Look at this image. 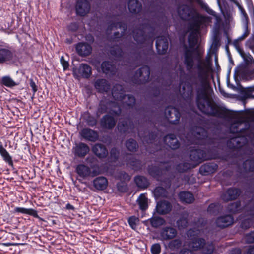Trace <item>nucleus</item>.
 Listing matches in <instances>:
<instances>
[{
	"instance_id": "obj_26",
	"label": "nucleus",
	"mask_w": 254,
	"mask_h": 254,
	"mask_svg": "<svg viewBox=\"0 0 254 254\" xmlns=\"http://www.w3.org/2000/svg\"><path fill=\"white\" fill-rule=\"evenodd\" d=\"M218 165L215 163H208L201 165L199 172L202 175H208L215 172L218 169Z\"/></svg>"
},
{
	"instance_id": "obj_29",
	"label": "nucleus",
	"mask_w": 254,
	"mask_h": 254,
	"mask_svg": "<svg viewBox=\"0 0 254 254\" xmlns=\"http://www.w3.org/2000/svg\"><path fill=\"white\" fill-rule=\"evenodd\" d=\"M178 198L183 204H191L195 198L192 193L187 191H181L178 193Z\"/></svg>"
},
{
	"instance_id": "obj_3",
	"label": "nucleus",
	"mask_w": 254,
	"mask_h": 254,
	"mask_svg": "<svg viewBox=\"0 0 254 254\" xmlns=\"http://www.w3.org/2000/svg\"><path fill=\"white\" fill-rule=\"evenodd\" d=\"M155 27L149 21L141 23L139 27L132 32L133 38L138 44H144L146 41H152L155 37Z\"/></svg>"
},
{
	"instance_id": "obj_53",
	"label": "nucleus",
	"mask_w": 254,
	"mask_h": 254,
	"mask_svg": "<svg viewBox=\"0 0 254 254\" xmlns=\"http://www.w3.org/2000/svg\"><path fill=\"white\" fill-rule=\"evenodd\" d=\"M117 188L118 190L121 192H126L128 190L127 184L125 181H122L117 183Z\"/></svg>"
},
{
	"instance_id": "obj_34",
	"label": "nucleus",
	"mask_w": 254,
	"mask_h": 254,
	"mask_svg": "<svg viewBox=\"0 0 254 254\" xmlns=\"http://www.w3.org/2000/svg\"><path fill=\"white\" fill-rule=\"evenodd\" d=\"M13 57L12 52L5 48L0 49V64L10 61Z\"/></svg>"
},
{
	"instance_id": "obj_6",
	"label": "nucleus",
	"mask_w": 254,
	"mask_h": 254,
	"mask_svg": "<svg viewBox=\"0 0 254 254\" xmlns=\"http://www.w3.org/2000/svg\"><path fill=\"white\" fill-rule=\"evenodd\" d=\"M150 69L148 65H143L138 69L135 72L133 79L135 84H145L149 81Z\"/></svg>"
},
{
	"instance_id": "obj_51",
	"label": "nucleus",
	"mask_w": 254,
	"mask_h": 254,
	"mask_svg": "<svg viewBox=\"0 0 254 254\" xmlns=\"http://www.w3.org/2000/svg\"><path fill=\"white\" fill-rule=\"evenodd\" d=\"M247 65L244 64H242L237 66L235 69L234 77L235 80H237V77L240 76V74L247 69Z\"/></svg>"
},
{
	"instance_id": "obj_49",
	"label": "nucleus",
	"mask_w": 254,
	"mask_h": 254,
	"mask_svg": "<svg viewBox=\"0 0 254 254\" xmlns=\"http://www.w3.org/2000/svg\"><path fill=\"white\" fill-rule=\"evenodd\" d=\"M244 168L250 172H254V159H247L243 163Z\"/></svg>"
},
{
	"instance_id": "obj_28",
	"label": "nucleus",
	"mask_w": 254,
	"mask_h": 254,
	"mask_svg": "<svg viewBox=\"0 0 254 254\" xmlns=\"http://www.w3.org/2000/svg\"><path fill=\"white\" fill-rule=\"evenodd\" d=\"M94 87L99 93L107 92L110 89L108 81L103 78L97 79L95 82Z\"/></svg>"
},
{
	"instance_id": "obj_7",
	"label": "nucleus",
	"mask_w": 254,
	"mask_h": 254,
	"mask_svg": "<svg viewBox=\"0 0 254 254\" xmlns=\"http://www.w3.org/2000/svg\"><path fill=\"white\" fill-rule=\"evenodd\" d=\"M196 132L199 136L197 139L196 143L201 145H214L215 138L209 136L207 131L202 127H197Z\"/></svg>"
},
{
	"instance_id": "obj_16",
	"label": "nucleus",
	"mask_w": 254,
	"mask_h": 254,
	"mask_svg": "<svg viewBox=\"0 0 254 254\" xmlns=\"http://www.w3.org/2000/svg\"><path fill=\"white\" fill-rule=\"evenodd\" d=\"M134 127V125L133 121L129 118L120 121L117 126L119 131L123 134L129 133Z\"/></svg>"
},
{
	"instance_id": "obj_13",
	"label": "nucleus",
	"mask_w": 254,
	"mask_h": 254,
	"mask_svg": "<svg viewBox=\"0 0 254 254\" xmlns=\"http://www.w3.org/2000/svg\"><path fill=\"white\" fill-rule=\"evenodd\" d=\"M91 8V5L88 0H77L75 6L76 13L80 16L88 14Z\"/></svg>"
},
{
	"instance_id": "obj_46",
	"label": "nucleus",
	"mask_w": 254,
	"mask_h": 254,
	"mask_svg": "<svg viewBox=\"0 0 254 254\" xmlns=\"http://www.w3.org/2000/svg\"><path fill=\"white\" fill-rule=\"evenodd\" d=\"M241 203L240 201L233 202L228 205L227 207L228 210L233 214H236L240 212Z\"/></svg>"
},
{
	"instance_id": "obj_55",
	"label": "nucleus",
	"mask_w": 254,
	"mask_h": 254,
	"mask_svg": "<svg viewBox=\"0 0 254 254\" xmlns=\"http://www.w3.org/2000/svg\"><path fill=\"white\" fill-rule=\"evenodd\" d=\"M181 242L179 239H175L171 241L169 244V246L172 250L178 249L181 246Z\"/></svg>"
},
{
	"instance_id": "obj_59",
	"label": "nucleus",
	"mask_w": 254,
	"mask_h": 254,
	"mask_svg": "<svg viewBox=\"0 0 254 254\" xmlns=\"http://www.w3.org/2000/svg\"><path fill=\"white\" fill-rule=\"evenodd\" d=\"M177 224L179 227L185 228L187 226L188 221L186 218L182 217L177 220Z\"/></svg>"
},
{
	"instance_id": "obj_23",
	"label": "nucleus",
	"mask_w": 254,
	"mask_h": 254,
	"mask_svg": "<svg viewBox=\"0 0 254 254\" xmlns=\"http://www.w3.org/2000/svg\"><path fill=\"white\" fill-rule=\"evenodd\" d=\"M75 49L77 53L82 57L89 55L92 50L91 46L86 42L78 43L76 44Z\"/></svg>"
},
{
	"instance_id": "obj_17",
	"label": "nucleus",
	"mask_w": 254,
	"mask_h": 254,
	"mask_svg": "<svg viewBox=\"0 0 254 254\" xmlns=\"http://www.w3.org/2000/svg\"><path fill=\"white\" fill-rule=\"evenodd\" d=\"M156 48L159 55L166 54L168 48L167 39L163 36H158L156 40Z\"/></svg>"
},
{
	"instance_id": "obj_20",
	"label": "nucleus",
	"mask_w": 254,
	"mask_h": 254,
	"mask_svg": "<svg viewBox=\"0 0 254 254\" xmlns=\"http://www.w3.org/2000/svg\"><path fill=\"white\" fill-rule=\"evenodd\" d=\"M177 234V231L175 228L171 226L163 227L160 231V236L163 240H169L174 238Z\"/></svg>"
},
{
	"instance_id": "obj_35",
	"label": "nucleus",
	"mask_w": 254,
	"mask_h": 254,
	"mask_svg": "<svg viewBox=\"0 0 254 254\" xmlns=\"http://www.w3.org/2000/svg\"><path fill=\"white\" fill-rule=\"evenodd\" d=\"M195 167L193 163L185 162L179 163L175 166V170L179 173H184Z\"/></svg>"
},
{
	"instance_id": "obj_1",
	"label": "nucleus",
	"mask_w": 254,
	"mask_h": 254,
	"mask_svg": "<svg viewBox=\"0 0 254 254\" xmlns=\"http://www.w3.org/2000/svg\"><path fill=\"white\" fill-rule=\"evenodd\" d=\"M211 21V18L208 16L202 15L196 13L190 19L188 24V30L190 32L188 40L190 48H186L184 53V64L188 74L187 76L188 79L192 81V83H188L187 87L188 88L187 91L188 96L191 97L193 95L192 85H197V82L196 77L192 73V69L194 65L193 54L197 55V59L201 58L198 48H195L198 43V35L201 32V27L206 26Z\"/></svg>"
},
{
	"instance_id": "obj_41",
	"label": "nucleus",
	"mask_w": 254,
	"mask_h": 254,
	"mask_svg": "<svg viewBox=\"0 0 254 254\" xmlns=\"http://www.w3.org/2000/svg\"><path fill=\"white\" fill-rule=\"evenodd\" d=\"M125 146L128 151L132 152H136L138 148V144L137 141L131 138L126 140Z\"/></svg>"
},
{
	"instance_id": "obj_32",
	"label": "nucleus",
	"mask_w": 254,
	"mask_h": 254,
	"mask_svg": "<svg viewBox=\"0 0 254 254\" xmlns=\"http://www.w3.org/2000/svg\"><path fill=\"white\" fill-rule=\"evenodd\" d=\"M147 171L150 176L159 180L163 174V169L155 165H149L147 167Z\"/></svg>"
},
{
	"instance_id": "obj_52",
	"label": "nucleus",
	"mask_w": 254,
	"mask_h": 254,
	"mask_svg": "<svg viewBox=\"0 0 254 254\" xmlns=\"http://www.w3.org/2000/svg\"><path fill=\"white\" fill-rule=\"evenodd\" d=\"M120 155V151L119 149L115 147L111 148L110 152L111 159L114 162L118 160Z\"/></svg>"
},
{
	"instance_id": "obj_57",
	"label": "nucleus",
	"mask_w": 254,
	"mask_h": 254,
	"mask_svg": "<svg viewBox=\"0 0 254 254\" xmlns=\"http://www.w3.org/2000/svg\"><path fill=\"white\" fill-rule=\"evenodd\" d=\"M161 246L159 243L154 244L151 247V252L152 254H159L161 252Z\"/></svg>"
},
{
	"instance_id": "obj_62",
	"label": "nucleus",
	"mask_w": 254,
	"mask_h": 254,
	"mask_svg": "<svg viewBox=\"0 0 254 254\" xmlns=\"http://www.w3.org/2000/svg\"><path fill=\"white\" fill-rule=\"evenodd\" d=\"M201 7L202 9L205 10V11L209 14L211 15H214L215 14V11L211 9L207 4L206 3H201Z\"/></svg>"
},
{
	"instance_id": "obj_47",
	"label": "nucleus",
	"mask_w": 254,
	"mask_h": 254,
	"mask_svg": "<svg viewBox=\"0 0 254 254\" xmlns=\"http://www.w3.org/2000/svg\"><path fill=\"white\" fill-rule=\"evenodd\" d=\"M215 18V22L214 23L215 33H219L221 28L224 26L223 20L220 16L217 15L215 12L214 15H212Z\"/></svg>"
},
{
	"instance_id": "obj_14",
	"label": "nucleus",
	"mask_w": 254,
	"mask_h": 254,
	"mask_svg": "<svg viewBox=\"0 0 254 254\" xmlns=\"http://www.w3.org/2000/svg\"><path fill=\"white\" fill-rule=\"evenodd\" d=\"M117 123L116 119L111 115H104L100 119V124L103 129L111 130L114 128Z\"/></svg>"
},
{
	"instance_id": "obj_56",
	"label": "nucleus",
	"mask_w": 254,
	"mask_h": 254,
	"mask_svg": "<svg viewBox=\"0 0 254 254\" xmlns=\"http://www.w3.org/2000/svg\"><path fill=\"white\" fill-rule=\"evenodd\" d=\"M253 223L252 220L251 219H246L243 220L240 224V227L242 229H247L251 227Z\"/></svg>"
},
{
	"instance_id": "obj_38",
	"label": "nucleus",
	"mask_w": 254,
	"mask_h": 254,
	"mask_svg": "<svg viewBox=\"0 0 254 254\" xmlns=\"http://www.w3.org/2000/svg\"><path fill=\"white\" fill-rule=\"evenodd\" d=\"M110 53L117 59L123 58L124 55L123 49L118 44H115L111 47Z\"/></svg>"
},
{
	"instance_id": "obj_63",
	"label": "nucleus",
	"mask_w": 254,
	"mask_h": 254,
	"mask_svg": "<svg viewBox=\"0 0 254 254\" xmlns=\"http://www.w3.org/2000/svg\"><path fill=\"white\" fill-rule=\"evenodd\" d=\"M119 177L121 180H122V181H129L130 179V177L128 175V173L125 172H120L119 174Z\"/></svg>"
},
{
	"instance_id": "obj_10",
	"label": "nucleus",
	"mask_w": 254,
	"mask_h": 254,
	"mask_svg": "<svg viewBox=\"0 0 254 254\" xmlns=\"http://www.w3.org/2000/svg\"><path fill=\"white\" fill-rule=\"evenodd\" d=\"M242 191L239 188L230 187L221 195V199L225 202L236 200L241 194Z\"/></svg>"
},
{
	"instance_id": "obj_48",
	"label": "nucleus",
	"mask_w": 254,
	"mask_h": 254,
	"mask_svg": "<svg viewBox=\"0 0 254 254\" xmlns=\"http://www.w3.org/2000/svg\"><path fill=\"white\" fill-rule=\"evenodd\" d=\"M158 133L155 131H149L148 134L145 135L143 137L144 140L148 144H152L156 139Z\"/></svg>"
},
{
	"instance_id": "obj_9",
	"label": "nucleus",
	"mask_w": 254,
	"mask_h": 254,
	"mask_svg": "<svg viewBox=\"0 0 254 254\" xmlns=\"http://www.w3.org/2000/svg\"><path fill=\"white\" fill-rule=\"evenodd\" d=\"M165 114L170 124L176 125L179 124L181 115L178 108L171 106H168L165 110Z\"/></svg>"
},
{
	"instance_id": "obj_4",
	"label": "nucleus",
	"mask_w": 254,
	"mask_h": 254,
	"mask_svg": "<svg viewBox=\"0 0 254 254\" xmlns=\"http://www.w3.org/2000/svg\"><path fill=\"white\" fill-rule=\"evenodd\" d=\"M197 55L194 56V60H196L199 62L197 65L198 70L197 75L198 79L200 82L203 84L204 83H207V78L209 71L212 69V63L210 60L206 62L202 61L201 59H197ZM201 58V57L200 58Z\"/></svg>"
},
{
	"instance_id": "obj_39",
	"label": "nucleus",
	"mask_w": 254,
	"mask_h": 254,
	"mask_svg": "<svg viewBox=\"0 0 254 254\" xmlns=\"http://www.w3.org/2000/svg\"><path fill=\"white\" fill-rule=\"evenodd\" d=\"M127 163L130 165L135 171H139L142 169L141 161L135 157L131 156L127 158Z\"/></svg>"
},
{
	"instance_id": "obj_45",
	"label": "nucleus",
	"mask_w": 254,
	"mask_h": 254,
	"mask_svg": "<svg viewBox=\"0 0 254 254\" xmlns=\"http://www.w3.org/2000/svg\"><path fill=\"white\" fill-rule=\"evenodd\" d=\"M139 209L142 211H145L148 207V199L144 194H141L137 200Z\"/></svg>"
},
{
	"instance_id": "obj_19",
	"label": "nucleus",
	"mask_w": 254,
	"mask_h": 254,
	"mask_svg": "<svg viewBox=\"0 0 254 254\" xmlns=\"http://www.w3.org/2000/svg\"><path fill=\"white\" fill-rule=\"evenodd\" d=\"M215 222L218 227L225 228L233 224L234 217L230 214L221 216L216 219Z\"/></svg>"
},
{
	"instance_id": "obj_43",
	"label": "nucleus",
	"mask_w": 254,
	"mask_h": 254,
	"mask_svg": "<svg viewBox=\"0 0 254 254\" xmlns=\"http://www.w3.org/2000/svg\"><path fill=\"white\" fill-rule=\"evenodd\" d=\"M0 83L2 85L9 88L17 86L18 83H16L9 76H4L1 79Z\"/></svg>"
},
{
	"instance_id": "obj_33",
	"label": "nucleus",
	"mask_w": 254,
	"mask_h": 254,
	"mask_svg": "<svg viewBox=\"0 0 254 254\" xmlns=\"http://www.w3.org/2000/svg\"><path fill=\"white\" fill-rule=\"evenodd\" d=\"M134 181L136 186L142 189H146L150 185V182L148 179L143 176L137 175L135 176Z\"/></svg>"
},
{
	"instance_id": "obj_58",
	"label": "nucleus",
	"mask_w": 254,
	"mask_h": 254,
	"mask_svg": "<svg viewBox=\"0 0 254 254\" xmlns=\"http://www.w3.org/2000/svg\"><path fill=\"white\" fill-rule=\"evenodd\" d=\"M137 220V218H136V217L134 216H130L128 219V223L130 227L133 229H135L136 227Z\"/></svg>"
},
{
	"instance_id": "obj_44",
	"label": "nucleus",
	"mask_w": 254,
	"mask_h": 254,
	"mask_svg": "<svg viewBox=\"0 0 254 254\" xmlns=\"http://www.w3.org/2000/svg\"><path fill=\"white\" fill-rule=\"evenodd\" d=\"M124 105L129 109L132 108L136 102V99L134 96L131 94H127L126 99L121 101Z\"/></svg>"
},
{
	"instance_id": "obj_2",
	"label": "nucleus",
	"mask_w": 254,
	"mask_h": 254,
	"mask_svg": "<svg viewBox=\"0 0 254 254\" xmlns=\"http://www.w3.org/2000/svg\"><path fill=\"white\" fill-rule=\"evenodd\" d=\"M207 83H200L196 88V104L198 109L204 114L225 120H231L237 115L236 112L219 105L209 97L206 90Z\"/></svg>"
},
{
	"instance_id": "obj_27",
	"label": "nucleus",
	"mask_w": 254,
	"mask_h": 254,
	"mask_svg": "<svg viewBox=\"0 0 254 254\" xmlns=\"http://www.w3.org/2000/svg\"><path fill=\"white\" fill-rule=\"evenodd\" d=\"M108 185L107 179L104 176H99L93 181V186L97 190H103L107 189Z\"/></svg>"
},
{
	"instance_id": "obj_40",
	"label": "nucleus",
	"mask_w": 254,
	"mask_h": 254,
	"mask_svg": "<svg viewBox=\"0 0 254 254\" xmlns=\"http://www.w3.org/2000/svg\"><path fill=\"white\" fill-rule=\"evenodd\" d=\"M178 13L182 19H186L190 16V7L187 4H183L178 7Z\"/></svg>"
},
{
	"instance_id": "obj_50",
	"label": "nucleus",
	"mask_w": 254,
	"mask_h": 254,
	"mask_svg": "<svg viewBox=\"0 0 254 254\" xmlns=\"http://www.w3.org/2000/svg\"><path fill=\"white\" fill-rule=\"evenodd\" d=\"M87 116L85 119L87 124L91 127H93L96 126L97 124V119L93 116L91 115L90 113L87 112L86 113Z\"/></svg>"
},
{
	"instance_id": "obj_54",
	"label": "nucleus",
	"mask_w": 254,
	"mask_h": 254,
	"mask_svg": "<svg viewBox=\"0 0 254 254\" xmlns=\"http://www.w3.org/2000/svg\"><path fill=\"white\" fill-rule=\"evenodd\" d=\"M165 192V189L162 187H156L154 191L155 196L157 197L164 196Z\"/></svg>"
},
{
	"instance_id": "obj_8",
	"label": "nucleus",
	"mask_w": 254,
	"mask_h": 254,
	"mask_svg": "<svg viewBox=\"0 0 254 254\" xmlns=\"http://www.w3.org/2000/svg\"><path fill=\"white\" fill-rule=\"evenodd\" d=\"M76 172L83 179H87L89 177H94L98 175L100 173L98 169H93L91 170L89 166L83 164H80L77 165L76 167Z\"/></svg>"
},
{
	"instance_id": "obj_11",
	"label": "nucleus",
	"mask_w": 254,
	"mask_h": 254,
	"mask_svg": "<svg viewBox=\"0 0 254 254\" xmlns=\"http://www.w3.org/2000/svg\"><path fill=\"white\" fill-rule=\"evenodd\" d=\"M89 151V146L82 142L75 143L72 148V152L74 156L80 158H84Z\"/></svg>"
},
{
	"instance_id": "obj_22",
	"label": "nucleus",
	"mask_w": 254,
	"mask_h": 254,
	"mask_svg": "<svg viewBox=\"0 0 254 254\" xmlns=\"http://www.w3.org/2000/svg\"><path fill=\"white\" fill-rule=\"evenodd\" d=\"M172 209L171 203L167 200L159 201L156 206V212L160 215L169 213Z\"/></svg>"
},
{
	"instance_id": "obj_61",
	"label": "nucleus",
	"mask_w": 254,
	"mask_h": 254,
	"mask_svg": "<svg viewBox=\"0 0 254 254\" xmlns=\"http://www.w3.org/2000/svg\"><path fill=\"white\" fill-rule=\"evenodd\" d=\"M245 239L248 243H254V231L247 234L245 236Z\"/></svg>"
},
{
	"instance_id": "obj_5",
	"label": "nucleus",
	"mask_w": 254,
	"mask_h": 254,
	"mask_svg": "<svg viewBox=\"0 0 254 254\" xmlns=\"http://www.w3.org/2000/svg\"><path fill=\"white\" fill-rule=\"evenodd\" d=\"M111 104H113L114 109L110 110V113L112 115L119 116L121 114L122 109L121 107L116 103L113 102L109 100H102L100 101L97 111V116L99 117L101 114L106 113L108 111V106Z\"/></svg>"
},
{
	"instance_id": "obj_37",
	"label": "nucleus",
	"mask_w": 254,
	"mask_h": 254,
	"mask_svg": "<svg viewBox=\"0 0 254 254\" xmlns=\"http://www.w3.org/2000/svg\"><path fill=\"white\" fill-rule=\"evenodd\" d=\"M78 71L81 76L84 78H89L92 74L91 67L87 64H81Z\"/></svg>"
},
{
	"instance_id": "obj_21",
	"label": "nucleus",
	"mask_w": 254,
	"mask_h": 254,
	"mask_svg": "<svg viewBox=\"0 0 254 254\" xmlns=\"http://www.w3.org/2000/svg\"><path fill=\"white\" fill-rule=\"evenodd\" d=\"M93 153L99 159H104L108 155V151L105 145L102 143H96L92 148Z\"/></svg>"
},
{
	"instance_id": "obj_18",
	"label": "nucleus",
	"mask_w": 254,
	"mask_h": 254,
	"mask_svg": "<svg viewBox=\"0 0 254 254\" xmlns=\"http://www.w3.org/2000/svg\"><path fill=\"white\" fill-rule=\"evenodd\" d=\"M164 143L172 150H176L180 146V142L173 133H169L163 138Z\"/></svg>"
},
{
	"instance_id": "obj_12",
	"label": "nucleus",
	"mask_w": 254,
	"mask_h": 254,
	"mask_svg": "<svg viewBox=\"0 0 254 254\" xmlns=\"http://www.w3.org/2000/svg\"><path fill=\"white\" fill-rule=\"evenodd\" d=\"M189 157L195 163V166L207 159L206 152L200 149L190 150Z\"/></svg>"
},
{
	"instance_id": "obj_15",
	"label": "nucleus",
	"mask_w": 254,
	"mask_h": 254,
	"mask_svg": "<svg viewBox=\"0 0 254 254\" xmlns=\"http://www.w3.org/2000/svg\"><path fill=\"white\" fill-rule=\"evenodd\" d=\"M81 136L85 140L95 142L99 138L98 132L89 128H84L80 132Z\"/></svg>"
},
{
	"instance_id": "obj_25",
	"label": "nucleus",
	"mask_w": 254,
	"mask_h": 254,
	"mask_svg": "<svg viewBox=\"0 0 254 254\" xmlns=\"http://www.w3.org/2000/svg\"><path fill=\"white\" fill-rule=\"evenodd\" d=\"M112 95L116 100L121 101L126 99L125 90L121 85L116 84L112 90Z\"/></svg>"
},
{
	"instance_id": "obj_64",
	"label": "nucleus",
	"mask_w": 254,
	"mask_h": 254,
	"mask_svg": "<svg viewBox=\"0 0 254 254\" xmlns=\"http://www.w3.org/2000/svg\"><path fill=\"white\" fill-rule=\"evenodd\" d=\"M252 74V71L247 69L246 70L240 74V76H241L242 79L246 80L248 77H249L250 76H251Z\"/></svg>"
},
{
	"instance_id": "obj_24",
	"label": "nucleus",
	"mask_w": 254,
	"mask_h": 254,
	"mask_svg": "<svg viewBox=\"0 0 254 254\" xmlns=\"http://www.w3.org/2000/svg\"><path fill=\"white\" fill-rule=\"evenodd\" d=\"M205 244L204 239L195 236L190 239L188 246L192 251H196L203 248Z\"/></svg>"
},
{
	"instance_id": "obj_42",
	"label": "nucleus",
	"mask_w": 254,
	"mask_h": 254,
	"mask_svg": "<svg viewBox=\"0 0 254 254\" xmlns=\"http://www.w3.org/2000/svg\"><path fill=\"white\" fill-rule=\"evenodd\" d=\"M151 226L157 228L165 223L164 218L159 216H153L149 219Z\"/></svg>"
},
{
	"instance_id": "obj_36",
	"label": "nucleus",
	"mask_w": 254,
	"mask_h": 254,
	"mask_svg": "<svg viewBox=\"0 0 254 254\" xmlns=\"http://www.w3.org/2000/svg\"><path fill=\"white\" fill-rule=\"evenodd\" d=\"M0 154L3 160L10 166L13 167V162L12 157L8 151L3 147L2 143L0 142Z\"/></svg>"
},
{
	"instance_id": "obj_31",
	"label": "nucleus",
	"mask_w": 254,
	"mask_h": 254,
	"mask_svg": "<svg viewBox=\"0 0 254 254\" xmlns=\"http://www.w3.org/2000/svg\"><path fill=\"white\" fill-rule=\"evenodd\" d=\"M128 8L130 13L137 14L142 10V3L138 0H129L128 1Z\"/></svg>"
},
{
	"instance_id": "obj_30",
	"label": "nucleus",
	"mask_w": 254,
	"mask_h": 254,
	"mask_svg": "<svg viewBox=\"0 0 254 254\" xmlns=\"http://www.w3.org/2000/svg\"><path fill=\"white\" fill-rule=\"evenodd\" d=\"M102 72L106 74L114 75L116 72V67L111 62L103 61L101 64Z\"/></svg>"
},
{
	"instance_id": "obj_60",
	"label": "nucleus",
	"mask_w": 254,
	"mask_h": 254,
	"mask_svg": "<svg viewBox=\"0 0 254 254\" xmlns=\"http://www.w3.org/2000/svg\"><path fill=\"white\" fill-rule=\"evenodd\" d=\"M60 63L64 71H65L68 69L69 66V63L67 61L65 60L64 56H61L60 58Z\"/></svg>"
}]
</instances>
